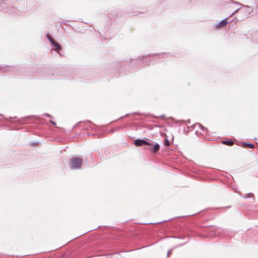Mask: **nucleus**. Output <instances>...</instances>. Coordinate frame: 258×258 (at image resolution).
Returning <instances> with one entry per match:
<instances>
[{
	"label": "nucleus",
	"instance_id": "nucleus-6",
	"mask_svg": "<svg viewBox=\"0 0 258 258\" xmlns=\"http://www.w3.org/2000/svg\"><path fill=\"white\" fill-rule=\"evenodd\" d=\"M228 18H225L222 20L220 23L217 24L216 27L218 28H222L228 23Z\"/></svg>",
	"mask_w": 258,
	"mask_h": 258
},
{
	"label": "nucleus",
	"instance_id": "nucleus-7",
	"mask_svg": "<svg viewBox=\"0 0 258 258\" xmlns=\"http://www.w3.org/2000/svg\"><path fill=\"white\" fill-rule=\"evenodd\" d=\"M222 143L228 146H231L233 144V142L231 141H223Z\"/></svg>",
	"mask_w": 258,
	"mask_h": 258
},
{
	"label": "nucleus",
	"instance_id": "nucleus-9",
	"mask_svg": "<svg viewBox=\"0 0 258 258\" xmlns=\"http://www.w3.org/2000/svg\"><path fill=\"white\" fill-rule=\"evenodd\" d=\"M244 145L248 148H250V149H253L254 148V145L252 144H249V143H244Z\"/></svg>",
	"mask_w": 258,
	"mask_h": 258
},
{
	"label": "nucleus",
	"instance_id": "nucleus-3",
	"mask_svg": "<svg viewBox=\"0 0 258 258\" xmlns=\"http://www.w3.org/2000/svg\"><path fill=\"white\" fill-rule=\"evenodd\" d=\"M46 37L49 40L51 45L54 47V50L55 51L58 52L61 50V46L50 35L47 34Z\"/></svg>",
	"mask_w": 258,
	"mask_h": 258
},
{
	"label": "nucleus",
	"instance_id": "nucleus-1",
	"mask_svg": "<svg viewBox=\"0 0 258 258\" xmlns=\"http://www.w3.org/2000/svg\"><path fill=\"white\" fill-rule=\"evenodd\" d=\"M83 159L80 157H73L69 160L70 167L72 169H81L83 164Z\"/></svg>",
	"mask_w": 258,
	"mask_h": 258
},
{
	"label": "nucleus",
	"instance_id": "nucleus-10",
	"mask_svg": "<svg viewBox=\"0 0 258 258\" xmlns=\"http://www.w3.org/2000/svg\"><path fill=\"white\" fill-rule=\"evenodd\" d=\"M164 145L165 146H169L170 145L169 141L168 139H165L164 142Z\"/></svg>",
	"mask_w": 258,
	"mask_h": 258
},
{
	"label": "nucleus",
	"instance_id": "nucleus-5",
	"mask_svg": "<svg viewBox=\"0 0 258 258\" xmlns=\"http://www.w3.org/2000/svg\"><path fill=\"white\" fill-rule=\"evenodd\" d=\"M149 150L153 153H155L157 152L160 149V145L158 143H156L155 145L152 144L151 146H149Z\"/></svg>",
	"mask_w": 258,
	"mask_h": 258
},
{
	"label": "nucleus",
	"instance_id": "nucleus-11",
	"mask_svg": "<svg viewBox=\"0 0 258 258\" xmlns=\"http://www.w3.org/2000/svg\"><path fill=\"white\" fill-rule=\"evenodd\" d=\"M211 232H214L216 230H219L218 229H217L216 227H212L211 228Z\"/></svg>",
	"mask_w": 258,
	"mask_h": 258
},
{
	"label": "nucleus",
	"instance_id": "nucleus-8",
	"mask_svg": "<svg viewBox=\"0 0 258 258\" xmlns=\"http://www.w3.org/2000/svg\"><path fill=\"white\" fill-rule=\"evenodd\" d=\"M244 198H253V200H254V195L252 193H249L248 194H246L244 196Z\"/></svg>",
	"mask_w": 258,
	"mask_h": 258
},
{
	"label": "nucleus",
	"instance_id": "nucleus-12",
	"mask_svg": "<svg viewBox=\"0 0 258 258\" xmlns=\"http://www.w3.org/2000/svg\"><path fill=\"white\" fill-rule=\"evenodd\" d=\"M197 125H198L200 127L204 128V127L200 123H197ZM195 125H196V124H195Z\"/></svg>",
	"mask_w": 258,
	"mask_h": 258
},
{
	"label": "nucleus",
	"instance_id": "nucleus-15",
	"mask_svg": "<svg viewBox=\"0 0 258 258\" xmlns=\"http://www.w3.org/2000/svg\"><path fill=\"white\" fill-rule=\"evenodd\" d=\"M50 123H52V124L53 125H55V122H54V121H52V120H50Z\"/></svg>",
	"mask_w": 258,
	"mask_h": 258
},
{
	"label": "nucleus",
	"instance_id": "nucleus-4",
	"mask_svg": "<svg viewBox=\"0 0 258 258\" xmlns=\"http://www.w3.org/2000/svg\"><path fill=\"white\" fill-rule=\"evenodd\" d=\"M134 144L136 146H141L143 145H147L149 146H152V144H151L150 143L145 140L141 139H137L135 140Z\"/></svg>",
	"mask_w": 258,
	"mask_h": 258
},
{
	"label": "nucleus",
	"instance_id": "nucleus-14",
	"mask_svg": "<svg viewBox=\"0 0 258 258\" xmlns=\"http://www.w3.org/2000/svg\"><path fill=\"white\" fill-rule=\"evenodd\" d=\"M211 234L213 236H216V235H218V234H217L216 232H214V233H213Z\"/></svg>",
	"mask_w": 258,
	"mask_h": 258
},
{
	"label": "nucleus",
	"instance_id": "nucleus-17",
	"mask_svg": "<svg viewBox=\"0 0 258 258\" xmlns=\"http://www.w3.org/2000/svg\"><path fill=\"white\" fill-rule=\"evenodd\" d=\"M0 116H2V115H1V114H0Z\"/></svg>",
	"mask_w": 258,
	"mask_h": 258
},
{
	"label": "nucleus",
	"instance_id": "nucleus-16",
	"mask_svg": "<svg viewBox=\"0 0 258 258\" xmlns=\"http://www.w3.org/2000/svg\"><path fill=\"white\" fill-rule=\"evenodd\" d=\"M46 116L51 117V116L47 114H46Z\"/></svg>",
	"mask_w": 258,
	"mask_h": 258
},
{
	"label": "nucleus",
	"instance_id": "nucleus-2",
	"mask_svg": "<svg viewBox=\"0 0 258 258\" xmlns=\"http://www.w3.org/2000/svg\"><path fill=\"white\" fill-rule=\"evenodd\" d=\"M238 11L244 14L243 18H244L248 17L249 15L253 11V9L250 7L245 6L243 7L242 8L237 9V10H236L234 11V12L231 15V16L234 15L235 13Z\"/></svg>",
	"mask_w": 258,
	"mask_h": 258
},
{
	"label": "nucleus",
	"instance_id": "nucleus-13",
	"mask_svg": "<svg viewBox=\"0 0 258 258\" xmlns=\"http://www.w3.org/2000/svg\"><path fill=\"white\" fill-rule=\"evenodd\" d=\"M171 250L169 251L167 253V256H169L170 255V254H171Z\"/></svg>",
	"mask_w": 258,
	"mask_h": 258
}]
</instances>
